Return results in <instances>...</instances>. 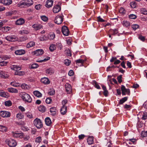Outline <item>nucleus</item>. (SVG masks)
<instances>
[{
  "mask_svg": "<svg viewBox=\"0 0 147 147\" xmlns=\"http://www.w3.org/2000/svg\"><path fill=\"white\" fill-rule=\"evenodd\" d=\"M147 118V113H143L142 119L143 120H145Z\"/></svg>",
  "mask_w": 147,
  "mask_h": 147,
  "instance_id": "obj_53",
  "label": "nucleus"
},
{
  "mask_svg": "<svg viewBox=\"0 0 147 147\" xmlns=\"http://www.w3.org/2000/svg\"><path fill=\"white\" fill-rule=\"evenodd\" d=\"M108 93V91L107 89L104 90L103 92V94L105 96H107Z\"/></svg>",
  "mask_w": 147,
  "mask_h": 147,
  "instance_id": "obj_64",
  "label": "nucleus"
},
{
  "mask_svg": "<svg viewBox=\"0 0 147 147\" xmlns=\"http://www.w3.org/2000/svg\"><path fill=\"white\" fill-rule=\"evenodd\" d=\"M7 62L6 61H2L0 62V65L1 66H3L6 65Z\"/></svg>",
  "mask_w": 147,
  "mask_h": 147,
  "instance_id": "obj_59",
  "label": "nucleus"
},
{
  "mask_svg": "<svg viewBox=\"0 0 147 147\" xmlns=\"http://www.w3.org/2000/svg\"><path fill=\"white\" fill-rule=\"evenodd\" d=\"M126 12V11L123 7L120 8V14L122 16L125 15V14Z\"/></svg>",
  "mask_w": 147,
  "mask_h": 147,
  "instance_id": "obj_32",
  "label": "nucleus"
},
{
  "mask_svg": "<svg viewBox=\"0 0 147 147\" xmlns=\"http://www.w3.org/2000/svg\"><path fill=\"white\" fill-rule=\"evenodd\" d=\"M10 67L11 69L16 71L20 70L21 69L20 67H19L17 65H11Z\"/></svg>",
  "mask_w": 147,
  "mask_h": 147,
  "instance_id": "obj_21",
  "label": "nucleus"
},
{
  "mask_svg": "<svg viewBox=\"0 0 147 147\" xmlns=\"http://www.w3.org/2000/svg\"><path fill=\"white\" fill-rule=\"evenodd\" d=\"M35 45V42L33 41H31L28 43L26 45L27 48H30L34 46Z\"/></svg>",
  "mask_w": 147,
  "mask_h": 147,
  "instance_id": "obj_31",
  "label": "nucleus"
},
{
  "mask_svg": "<svg viewBox=\"0 0 147 147\" xmlns=\"http://www.w3.org/2000/svg\"><path fill=\"white\" fill-rule=\"evenodd\" d=\"M138 38L143 41H144L145 40V37L141 35H140L139 36Z\"/></svg>",
  "mask_w": 147,
  "mask_h": 147,
  "instance_id": "obj_61",
  "label": "nucleus"
},
{
  "mask_svg": "<svg viewBox=\"0 0 147 147\" xmlns=\"http://www.w3.org/2000/svg\"><path fill=\"white\" fill-rule=\"evenodd\" d=\"M32 27L36 30H38L41 28L42 26L40 24H35L32 25Z\"/></svg>",
  "mask_w": 147,
  "mask_h": 147,
  "instance_id": "obj_22",
  "label": "nucleus"
},
{
  "mask_svg": "<svg viewBox=\"0 0 147 147\" xmlns=\"http://www.w3.org/2000/svg\"><path fill=\"white\" fill-rule=\"evenodd\" d=\"M6 141L7 144L10 147H14L16 145V142L13 139H10L8 140H7Z\"/></svg>",
  "mask_w": 147,
  "mask_h": 147,
  "instance_id": "obj_5",
  "label": "nucleus"
},
{
  "mask_svg": "<svg viewBox=\"0 0 147 147\" xmlns=\"http://www.w3.org/2000/svg\"><path fill=\"white\" fill-rule=\"evenodd\" d=\"M33 3V2L32 0H24L19 3L18 5L19 6L23 5L29 7L32 5Z\"/></svg>",
  "mask_w": 147,
  "mask_h": 147,
  "instance_id": "obj_2",
  "label": "nucleus"
},
{
  "mask_svg": "<svg viewBox=\"0 0 147 147\" xmlns=\"http://www.w3.org/2000/svg\"><path fill=\"white\" fill-rule=\"evenodd\" d=\"M127 97H125L122 98L120 100V105L123 104L127 100Z\"/></svg>",
  "mask_w": 147,
  "mask_h": 147,
  "instance_id": "obj_35",
  "label": "nucleus"
},
{
  "mask_svg": "<svg viewBox=\"0 0 147 147\" xmlns=\"http://www.w3.org/2000/svg\"><path fill=\"white\" fill-rule=\"evenodd\" d=\"M10 112L5 111H0V116L3 117H8L10 116Z\"/></svg>",
  "mask_w": 147,
  "mask_h": 147,
  "instance_id": "obj_7",
  "label": "nucleus"
},
{
  "mask_svg": "<svg viewBox=\"0 0 147 147\" xmlns=\"http://www.w3.org/2000/svg\"><path fill=\"white\" fill-rule=\"evenodd\" d=\"M10 84L14 87H18L20 86V84L19 83H16L14 82H12Z\"/></svg>",
  "mask_w": 147,
  "mask_h": 147,
  "instance_id": "obj_41",
  "label": "nucleus"
},
{
  "mask_svg": "<svg viewBox=\"0 0 147 147\" xmlns=\"http://www.w3.org/2000/svg\"><path fill=\"white\" fill-rule=\"evenodd\" d=\"M55 35L53 33H51L49 34V38L50 40H53L55 38Z\"/></svg>",
  "mask_w": 147,
  "mask_h": 147,
  "instance_id": "obj_34",
  "label": "nucleus"
},
{
  "mask_svg": "<svg viewBox=\"0 0 147 147\" xmlns=\"http://www.w3.org/2000/svg\"><path fill=\"white\" fill-rule=\"evenodd\" d=\"M50 111L51 115L54 116L56 115L57 110L55 107H53L50 108Z\"/></svg>",
  "mask_w": 147,
  "mask_h": 147,
  "instance_id": "obj_15",
  "label": "nucleus"
},
{
  "mask_svg": "<svg viewBox=\"0 0 147 147\" xmlns=\"http://www.w3.org/2000/svg\"><path fill=\"white\" fill-rule=\"evenodd\" d=\"M34 125L38 128L40 129L43 126L42 121L39 119L36 118L34 121Z\"/></svg>",
  "mask_w": 147,
  "mask_h": 147,
  "instance_id": "obj_3",
  "label": "nucleus"
},
{
  "mask_svg": "<svg viewBox=\"0 0 147 147\" xmlns=\"http://www.w3.org/2000/svg\"><path fill=\"white\" fill-rule=\"evenodd\" d=\"M62 32L63 34L65 36L68 35L69 31L68 28L66 26H64L62 27Z\"/></svg>",
  "mask_w": 147,
  "mask_h": 147,
  "instance_id": "obj_9",
  "label": "nucleus"
},
{
  "mask_svg": "<svg viewBox=\"0 0 147 147\" xmlns=\"http://www.w3.org/2000/svg\"><path fill=\"white\" fill-rule=\"evenodd\" d=\"M85 136L84 134H81L78 136V138L80 140L83 139L85 137Z\"/></svg>",
  "mask_w": 147,
  "mask_h": 147,
  "instance_id": "obj_63",
  "label": "nucleus"
},
{
  "mask_svg": "<svg viewBox=\"0 0 147 147\" xmlns=\"http://www.w3.org/2000/svg\"><path fill=\"white\" fill-rule=\"evenodd\" d=\"M45 122L46 125L48 126H50L51 123V121L50 118L49 117H47L45 118Z\"/></svg>",
  "mask_w": 147,
  "mask_h": 147,
  "instance_id": "obj_26",
  "label": "nucleus"
},
{
  "mask_svg": "<svg viewBox=\"0 0 147 147\" xmlns=\"http://www.w3.org/2000/svg\"><path fill=\"white\" fill-rule=\"evenodd\" d=\"M0 96L2 97H6L7 95L5 92L0 91Z\"/></svg>",
  "mask_w": 147,
  "mask_h": 147,
  "instance_id": "obj_58",
  "label": "nucleus"
},
{
  "mask_svg": "<svg viewBox=\"0 0 147 147\" xmlns=\"http://www.w3.org/2000/svg\"><path fill=\"white\" fill-rule=\"evenodd\" d=\"M38 67V64L36 63L33 64L31 66V69H35L37 68Z\"/></svg>",
  "mask_w": 147,
  "mask_h": 147,
  "instance_id": "obj_48",
  "label": "nucleus"
},
{
  "mask_svg": "<svg viewBox=\"0 0 147 147\" xmlns=\"http://www.w3.org/2000/svg\"><path fill=\"white\" fill-rule=\"evenodd\" d=\"M21 97L24 101L28 103H30L32 99L30 96L25 92H22L21 94Z\"/></svg>",
  "mask_w": 147,
  "mask_h": 147,
  "instance_id": "obj_1",
  "label": "nucleus"
},
{
  "mask_svg": "<svg viewBox=\"0 0 147 147\" xmlns=\"http://www.w3.org/2000/svg\"><path fill=\"white\" fill-rule=\"evenodd\" d=\"M129 18L130 19H134L136 18V16L134 14H131L129 15Z\"/></svg>",
  "mask_w": 147,
  "mask_h": 147,
  "instance_id": "obj_56",
  "label": "nucleus"
},
{
  "mask_svg": "<svg viewBox=\"0 0 147 147\" xmlns=\"http://www.w3.org/2000/svg\"><path fill=\"white\" fill-rule=\"evenodd\" d=\"M40 81L42 83L45 84H48L50 83V81L47 78H43L41 79Z\"/></svg>",
  "mask_w": 147,
  "mask_h": 147,
  "instance_id": "obj_14",
  "label": "nucleus"
},
{
  "mask_svg": "<svg viewBox=\"0 0 147 147\" xmlns=\"http://www.w3.org/2000/svg\"><path fill=\"white\" fill-rule=\"evenodd\" d=\"M21 87L23 89H26L28 88V86L25 84H23L21 85Z\"/></svg>",
  "mask_w": 147,
  "mask_h": 147,
  "instance_id": "obj_49",
  "label": "nucleus"
},
{
  "mask_svg": "<svg viewBox=\"0 0 147 147\" xmlns=\"http://www.w3.org/2000/svg\"><path fill=\"white\" fill-rule=\"evenodd\" d=\"M0 75L1 78L4 79L8 78L9 76L7 72L3 71H0Z\"/></svg>",
  "mask_w": 147,
  "mask_h": 147,
  "instance_id": "obj_10",
  "label": "nucleus"
},
{
  "mask_svg": "<svg viewBox=\"0 0 147 147\" xmlns=\"http://www.w3.org/2000/svg\"><path fill=\"white\" fill-rule=\"evenodd\" d=\"M33 93L34 95L38 97H40L42 96V94L38 91H34Z\"/></svg>",
  "mask_w": 147,
  "mask_h": 147,
  "instance_id": "obj_27",
  "label": "nucleus"
},
{
  "mask_svg": "<svg viewBox=\"0 0 147 147\" xmlns=\"http://www.w3.org/2000/svg\"><path fill=\"white\" fill-rule=\"evenodd\" d=\"M25 21L22 18L17 20L16 22V24L17 25H21L24 23Z\"/></svg>",
  "mask_w": 147,
  "mask_h": 147,
  "instance_id": "obj_16",
  "label": "nucleus"
},
{
  "mask_svg": "<svg viewBox=\"0 0 147 147\" xmlns=\"http://www.w3.org/2000/svg\"><path fill=\"white\" fill-rule=\"evenodd\" d=\"M41 18L43 21L45 22H46L48 20V18L45 16H41Z\"/></svg>",
  "mask_w": 147,
  "mask_h": 147,
  "instance_id": "obj_51",
  "label": "nucleus"
},
{
  "mask_svg": "<svg viewBox=\"0 0 147 147\" xmlns=\"http://www.w3.org/2000/svg\"><path fill=\"white\" fill-rule=\"evenodd\" d=\"M53 4V1L52 0H48L46 2V6L48 8H49L52 7Z\"/></svg>",
  "mask_w": 147,
  "mask_h": 147,
  "instance_id": "obj_18",
  "label": "nucleus"
},
{
  "mask_svg": "<svg viewBox=\"0 0 147 147\" xmlns=\"http://www.w3.org/2000/svg\"><path fill=\"white\" fill-rule=\"evenodd\" d=\"M5 105L6 106L9 107L11 106L12 103L10 100L6 101L4 103Z\"/></svg>",
  "mask_w": 147,
  "mask_h": 147,
  "instance_id": "obj_42",
  "label": "nucleus"
},
{
  "mask_svg": "<svg viewBox=\"0 0 147 147\" xmlns=\"http://www.w3.org/2000/svg\"><path fill=\"white\" fill-rule=\"evenodd\" d=\"M5 39L9 41L14 42L17 40V38L16 36L14 35L8 36L5 38Z\"/></svg>",
  "mask_w": 147,
  "mask_h": 147,
  "instance_id": "obj_8",
  "label": "nucleus"
},
{
  "mask_svg": "<svg viewBox=\"0 0 147 147\" xmlns=\"http://www.w3.org/2000/svg\"><path fill=\"white\" fill-rule=\"evenodd\" d=\"M55 94V90L53 89H51L48 92V94L50 95H53Z\"/></svg>",
  "mask_w": 147,
  "mask_h": 147,
  "instance_id": "obj_43",
  "label": "nucleus"
},
{
  "mask_svg": "<svg viewBox=\"0 0 147 147\" xmlns=\"http://www.w3.org/2000/svg\"><path fill=\"white\" fill-rule=\"evenodd\" d=\"M121 94L123 95H125L127 94L129 95L130 94V89L129 88L126 89L125 87L123 85H122L121 87Z\"/></svg>",
  "mask_w": 147,
  "mask_h": 147,
  "instance_id": "obj_4",
  "label": "nucleus"
},
{
  "mask_svg": "<svg viewBox=\"0 0 147 147\" xmlns=\"http://www.w3.org/2000/svg\"><path fill=\"white\" fill-rule=\"evenodd\" d=\"M139 26L136 24H133L132 25L131 27L134 30H136L138 28Z\"/></svg>",
  "mask_w": 147,
  "mask_h": 147,
  "instance_id": "obj_55",
  "label": "nucleus"
},
{
  "mask_svg": "<svg viewBox=\"0 0 147 147\" xmlns=\"http://www.w3.org/2000/svg\"><path fill=\"white\" fill-rule=\"evenodd\" d=\"M123 26L128 27L130 26V23L127 20H124L121 23Z\"/></svg>",
  "mask_w": 147,
  "mask_h": 147,
  "instance_id": "obj_28",
  "label": "nucleus"
},
{
  "mask_svg": "<svg viewBox=\"0 0 147 147\" xmlns=\"http://www.w3.org/2000/svg\"><path fill=\"white\" fill-rule=\"evenodd\" d=\"M12 2L11 0H0V3H2L5 5H9Z\"/></svg>",
  "mask_w": 147,
  "mask_h": 147,
  "instance_id": "obj_13",
  "label": "nucleus"
},
{
  "mask_svg": "<svg viewBox=\"0 0 147 147\" xmlns=\"http://www.w3.org/2000/svg\"><path fill=\"white\" fill-rule=\"evenodd\" d=\"M84 61V60H82V59H78L75 61L77 64L78 65L80 63L82 65H83V64Z\"/></svg>",
  "mask_w": 147,
  "mask_h": 147,
  "instance_id": "obj_33",
  "label": "nucleus"
},
{
  "mask_svg": "<svg viewBox=\"0 0 147 147\" xmlns=\"http://www.w3.org/2000/svg\"><path fill=\"white\" fill-rule=\"evenodd\" d=\"M25 51L23 49L18 50L16 51L15 53L17 55H21L25 54Z\"/></svg>",
  "mask_w": 147,
  "mask_h": 147,
  "instance_id": "obj_19",
  "label": "nucleus"
},
{
  "mask_svg": "<svg viewBox=\"0 0 147 147\" xmlns=\"http://www.w3.org/2000/svg\"><path fill=\"white\" fill-rule=\"evenodd\" d=\"M64 64L67 66H69L70 64V61L69 59H66L64 61Z\"/></svg>",
  "mask_w": 147,
  "mask_h": 147,
  "instance_id": "obj_45",
  "label": "nucleus"
},
{
  "mask_svg": "<svg viewBox=\"0 0 147 147\" xmlns=\"http://www.w3.org/2000/svg\"><path fill=\"white\" fill-rule=\"evenodd\" d=\"M87 142L88 144L91 145L93 144V137L92 136H89L87 139Z\"/></svg>",
  "mask_w": 147,
  "mask_h": 147,
  "instance_id": "obj_20",
  "label": "nucleus"
},
{
  "mask_svg": "<svg viewBox=\"0 0 147 147\" xmlns=\"http://www.w3.org/2000/svg\"><path fill=\"white\" fill-rule=\"evenodd\" d=\"M10 28L8 26L4 27L2 28V30L5 32H7L10 30Z\"/></svg>",
  "mask_w": 147,
  "mask_h": 147,
  "instance_id": "obj_40",
  "label": "nucleus"
},
{
  "mask_svg": "<svg viewBox=\"0 0 147 147\" xmlns=\"http://www.w3.org/2000/svg\"><path fill=\"white\" fill-rule=\"evenodd\" d=\"M67 107L66 106H63L61 109L60 112L61 114L64 115L67 112Z\"/></svg>",
  "mask_w": 147,
  "mask_h": 147,
  "instance_id": "obj_25",
  "label": "nucleus"
},
{
  "mask_svg": "<svg viewBox=\"0 0 147 147\" xmlns=\"http://www.w3.org/2000/svg\"><path fill=\"white\" fill-rule=\"evenodd\" d=\"M93 84H94V86L97 89H99L100 88V86L98 85L97 84V82L95 81H93Z\"/></svg>",
  "mask_w": 147,
  "mask_h": 147,
  "instance_id": "obj_46",
  "label": "nucleus"
},
{
  "mask_svg": "<svg viewBox=\"0 0 147 147\" xmlns=\"http://www.w3.org/2000/svg\"><path fill=\"white\" fill-rule=\"evenodd\" d=\"M63 18L61 16H57L55 20V22L57 24H60L62 22Z\"/></svg>",
  "mask_w": 147,
  "mask_h": 147,
  "instance_id": "obj_11",
  "label": "nucleus"
},
{
  "mask_svg": "<svg viewBox=\"0 0 147 147\" xmlns=\"http://www.w3.org/2000/svg\"><path fill=\"white\" fill-rule=\"evenodd\" d=\"M141 13L144 14H147V10L145 9H142L140 11Z\"/></svg>",
  "mask_w": 147,
  "mask_h": 147,
  "instance_id": "obj_47",
  "label": "nucleus"
},
{
  "mask_svg": "<svg viewBox=\"0 0 147 147\" xmlns=\"http://www.w3.org/2000/svg\"><path fill=\"white\" fill-rule=\"evenodd\" d=\"M54 70L52 68H50L46 70V73L47 74L51 75L53 73Z\"/></svg>",
  "mask_w": 147,
  "mask_h": 147,
  "instance_id": "obj_24",
  "label": "nucleus"
},
{
  "mask_svg": "<svg viewBox=\"0 0 147 147\" xmlns=\"http://www.w3.org/2000/svg\"><path fill=\"white\" fill-rule=\"evenodd\" d=\"M65 88L66 92L68 93H70L72 91L71 85L68 83H66L65 85Z\"/></svg>",
  "mask_w": 147,
  "mask_h": 147,
  "instance_id": "obj_12",
  "label": "nucleus"
},
{
  "mask_svg": "<svg viewBox=\"0 0 147 147\" xmlns=\"http://www.w3.org/2000/svg\"><path fill=\"white\" fill-rule=\"evenodd\" d=\"M16 117L18 119H22L24 118V115L20 113H19L17 114Z\"/></svg>",
  "mask_w": 147,
  "mask_h": 147,
  "instance_id": "obj_38",
  "label": "nucleus"
},
{
  "mask_svg": "<svg viewBox=\"0 0 147 147\" xmlns=\"http://www.w3.org/2000/svg\"><path fill=\"white\" fill-rule=\"evenodd\" d=\"M38 110L41 112H44L46 111L45 107L43 105H40L38 107Z\"/></svg>",
  "mask_w": 147,
  "mask_h": 147,
  "instance_id": "obj_29",
  "label": "nucleus"
},
{
  "mask_svg": "<svg viewBox=\"0 0 147 147\" xmlns=\"http://www.w3.org/2000/svg\"><path fill=\"white\" fill-rule=\"evenodd\" d=\"M7 91L11 93H17L18 92V90L17 89L12 88H7Z\"/></svg>",
  "mask_w": 147,
  "mask_h": 147,
  "instance_id": "obj_23",
  "label": "nucleus"
},
{
  "mask_svg": "<svg viewBox=\"0 0 147 147\" xmlns=\"http://www.w3.org/2000/svg\"><path fill=\"white\" fill-rule=\"evenodd\" d=\"M66 55L68 56H71V53L69 50H67L66 51Z\"/></svg>",
  "mask_w": 147,
  "mask_h": 147,
  "instance_id": "obj_60",
  "label": "nucleus"
},
{
  "mask_svg": "<svg viewBox=\"0 0 147 147\" xmlns=\"http://www.w3.org/2000/svg\"><path fill=\"white\" fill-rule=\"evenodd\" d=\"M51 101V99L49 98H47L46 100V102L47 103L50 104Z\"/></svg>",
  "mask_w": 147,
  "mask_h": 147,
  "instance_id": "obj_62",
  "label": "nucleus"
},
{
  "mask_svg": "<svg viewBox=\"0 0 147 147\" xmlns=\"http://www.w3.org/2000/svg\"><path fill=\"white\" fill-rule=\"evenodd\" d=\"M56 49L55 46L53 45H50L49 47V49L51 51H53Z\"/></svg>",
  "mask_w": 147,
  "mask_h": 147,
  "instance_id": "obj_44",
  "label": "nucleus"
},
{
  "mask_svg": "<svg viewBox=\"0 0 147 147\" xmlns=\"http://www.w3.org/2000/svg\"><path fill=\"white\" fill-rule=\"evenodd\" d=\"M27 39V37L25 36H21L20 38V39L21 41H25Z\"/></svg>",
  "mask_w": 147,
  "mask_h": 147,
  "instance_id": "obj_52",
  "label": "nucleus"
},
{
  "mask_svg": "<svg viewBox=\"0 0 147 147\" xmlns=\"http://www.w3.org/2000/svg\"><path fill=\"white\" fill-rule=\"evenodd\" d=\"M41 138L40 136H39L36 138L35 142L38 143H40L41 141Z\"/></svg>",
  "mask_w": 147,
  "mask_h": 147,
  "instance_id": "obj_54",
  "label": "nucleus"
},
{
  "mask_svg": "<svg viewBox=\"0 0 147 147\" xmlns=\"http://www.w3.org/2000/svg\"><path fill=\"white\" fill-rule=\"evenodd\" d=\"M50 59V57H46V58L44 59L43 60H38L36 61V62L40 63L43 62H44L48 60H49Z\"/></svg>",
  "mask_w": 147,
  "mask_h": 147,
  "instance_id": "obj_39",
  "label": "nucleus"
},
{
  "mask_svg": "<svg viewBox=\"0 0 147 147\" xmlns=\"http://www.w3.org/2000/svg\"><path fill=\"white\" fill-rule=\"evenodd\" d=\"M24 72L22 71H16L14 73L15 75H18L19 76H23L24 75Z\"/></svg>",
  "mask_w": 147,
  "mask_h": 147,
  "instance_id": "obj_30",
  "label": "nucleus"
},
{
  "mask_svg": "<svg viewBox=\"0 0 147 147\" xmlns=\"http://www.w3.org/2000/svg\"><path fill=\"white\" fill-rule=\"evenodd\" d=\"M97 20L98 22H105V20L102 19L100 16H99L97 18Z\"/></svg>",
  "mask_w": 147,
  "mask_h": 147,
  "instance_id": "obj_57",
  "label": "nucleus"
},
{
  "mask_svg": "<svg viewBox=\"0 0 147 147\" xmlns=\"http://www.w3.org/2000/svg\"><path fill=\"white\" fill-rule=\"evenodd\" d=\"M7 130V128L5 126L0 125V131L4 132H6Z\"/></svg>",
  "mask_w": 147,
  "mask_h": 147,
  "instance_id": "obj_36",
  "label": "nucleus"
},
{
  "mask_svg": "<svg viewBox=\"0 0 147 147\" xmlns=\"http://www.w3.org/2000/svg\"><path fill=\"white\" fill-rule=\"evenodd\" d=\"M34 55L36 56L42 55L44 53V51L42 49H38L34 52Z\"/></svg>",
  "mask_w": 147,
  "mask_h": 147,
  "instance_id": "obj_17",
  "label": "nucleus"
},
{
  "mask_svg": "<svg viewBox=\"0 0 147 147\" xmlns=\"http://www.w3.org/2000/svg\"><path fill=\"white\" fill-rule=\"evenodd\" d=\"M61 4V2L58 3V4L55 5L53 9V11L54 13L58 12L61 9V7L60 6Z\"/></svg>",
  "mask_w": 147,
  "mask_h": 147,
  "instance_id": "obj_6",
  "label": "nucleus"
},
{
  "mask_svg": "<svg viewBox=\"0 0 147 147\" xmlns=\"http://www.w3.org/2000/svg\"><path fill=\"white\" fill-rule=\"evenodd\" d=\"M113 32L114 34H117L118 33V30L116 29H115L114 30H109V32Z\"/></svg>",
  "mask_w": 147,
  "mask_h": 147,
  "instance_id": "obj_50",
  "label": "nucleus"
},
{
  "mask_svg": "<svg viewBox=\"0 0 147 147\" xmlns=\"http://www.w3.org/2000/svg\"><path fill=\"white\" fill-rule=\"evenodd\" d=\"M131 7L133 8H135L137 5V4L136 2L132 1L130 3Z\"/></svg>",
  "mask_w": 147,
  "mask_h": 147,
  "instance_id": "obj_37",
  "label": "nucleus"
}]
</instances>
